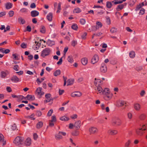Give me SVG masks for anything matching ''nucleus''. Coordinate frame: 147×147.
<instances>
[{"mask_svg":"<svg viewBox=\"0 0 147 147\" xmlns=\"http://www.w3.org/2000/svg\"><path fill=\"white\" fill-rule=\"evenodd\" d=\"M69 118L65 117V116H63L60 118V119L63 121H67L69 120Z\"/></svg>","mask_w":147,"mask_h":147,"instance_id":"nucleus-41","label":"nucleus"},{"mask_svg":"<svg viewBox=\"0 0 147 147\" xmlns=\"http://www.w3.org/2000/svg\"><path fill=\"white\" fill-rule=\"evenodd\" d=\"M24 141V138L19 136H17L13 141L14 143L16 145L21 144Z\"/></svg>","mask_w":147,"mask_h":147,"instance_id":"nucleus-3","label":"nucleus"},{"mask_svg":"<svg viewBox=\"0 0 147 147\" xmlns=\"http://www.w3.org/2000/svg\"><path fill=\"white\" fill-rule=\"evenodd\" d=\"M34 139L35 140H36L38 138V136L36 133H34L33 134Z\"/></svg>","mask_w":147,"mask_h":147,"instance_id":"nucleus-64","label":"nucleus"},{"mask_svg":"<svg viewBox=\"0 0 147 147\" xmlns=\"http://www.w3.org/2000/svg\"><path fill=\"white\" fill-rule=\"evenodd\" d=\"M136 70L139 72L140 71H141L143 69V67L141 66H137L135 68Z\"/></svg>","mask_w":147,"mask_h":147,"instance_id":"nucleus-40","label":"nucleus"},{"mask_svg":"<svg viewBox=\"0 0 147 147\" xmlns=\"http://www.w3.org/2000/svg\"><path fill=\"white\" fill-rule=\"evenodd\" d=\"M95 90L97 94H99L100 95H105L110 92L108 88H106L103 89L101 87H98L96 88Z\"/></svg>","mask_w":147,"mask_h":147,"instance_id":"nucleus-1","label":"nucleus"},{"mask_svg":"<svg viewBox=\"0 0 147 147\" xmlns=\"http://www.w3.org/2000/svg\"><path fill=\"white\" fill-rule=\"evenodd\" d=\"M42 88L40 87L37 88L36 90L35 94L40 96H42L44 94V92L42 91Z\"/></svg>","mask_w":147,"mask_h":147,"instance_id":"nucleus-11","label":"nucleus"},{"mask_svg":"<svg viewBox=\"0 0 147 147\" xmlns=\"http://www.w3.org/2000/svg\"><path fill=\"white\" fill-rule=\"evenodd\" d=\"M118 131L116 130L109 129L108 131V133L111 135H114L117 134Z\"/></svg>","mask_w":147,"mask_h":147,"instance_id":"nucleus-15","label":"nucleus"},{"mask_svg":"<svg viewBox=\"0 0 147 147\" xmlns=\"http://www.w3.org/2000/svg\"><path fill=\"white\" fill-rule=\"evenodd\" d=\"M11 79L12 81L14 82H18L21 81L20 79L16 76H13L11 77Z\"/></svg>","mask_w":147,"mask_h":147,"instance_id":"nucleus-12","label":"nucleus"},{"mask_svg":"<svg viewBox=\"0 0 147 147\" xmlns=\"http://www.w3.org/2000/svg\"><path fill=\"white\" fill-rule=\"evenodd\" d=\"M77 43V41L75 40H73L71 42V45L73 47H75Z\"/></svg>","mask_w":147,"mask_h":147,"instance_id":"nucleus-54","label":"nucleus"},{"mask_svg":"<svg viewBox=\"0 0 147 147\" xmlns=\"http://www.w3.org/2000/svg\"><path fill=\"white\" fill-rule=\"evenodd\" d=\"M117 31V29L115 28H112L110 30V32L112 33L115 32Z\"/></svg>","mask_w":147,"mask_h":147,"instance_id":"nucleus-47","label":"nucleus"},{"mask_svg":"<svg viewBox=\"0 0 147 147\" xmlns=\"http://www.w3.org/2000/svg\"><path fill=\"white\" fill-rule=\"evenodd\" d=\"M112 94L110 92L108 94H105L104 96V99L106 100H110L112 98Z\"/></svg>","mask_w":147,"mask_h":147,"instance_id":"nucleus-14","label":"nucleus"},{"mask_svg":"<svg viewBox=\"0 0 147 147\" xmlns=\"http://www.w3.org/2000/svg\"><path fill=\"white\" fill-rule=\"evenodd\" d=\"M42 113L40 111H36V115L38 117H40L41 116Z\"/></svg>","mask_w":147,"mask_h":147,"instance_id":"nucleus-46","label":"nucleus"},{"mask_svg":"<svg viewBox=\"0 0 147 147\" xmlns=\"http://www.w3.org/2000/svg\"><path fill=\"white\" fill-rule=\"evenodd\" d=\"M126 102L124 101H120L118 102V104L119 106H124L125 107L124 108L126 107Z\"/></svg>","mask_w":147,"mask_h":147,"instance_id":"nucleus-21","label":"nucleus"},{"mask_svg":"<svg viewBox=\"0 0 147 147\" xmlns=\"http://www.w3.org/2000/svg\"><path fill=\"white\" fill-rule=\"evenodd\" d=\"M26 98H27L26 99L30 101H32L35 100V98L34 95L28 94L27 95Z\"/></svg>","mask_w":147,"mask_h":147,"instance_id":"nucleus-20","label":"nucleus"},{"mask_svg":"<svg viewBox=\"0 0 147 147\" xmlns=\"http://www.w3.org/2000/svg\"><path fill=\"white\" fill-rule=\"evenodd\" d=\"M127 5V3H125L123 4H121L118 5L116 8V10L117 11H120L124 7Z\"/></svg>","mask_w":147,"mask_h":147,"instance_id":"nucleus-9","label":"nucleus"},{"mask_svg":"<svg viewBox=\"0 0 147 147\" xmlns=\"http://www.w3.org/2000/svg\"><path fill=\"white\" fill-rule=\"evenodd\" d=\"M30 7L31 8H35L36 7L35 4L34 3H32L30 5Z\"/></svg>","mask_w":147,"mask_h":147,"instance_id":"nucleus-58","label":"nucleus"},{"mask_svg":"<svg viewBox=\"0 0 147 147\" xmlns=\"http://www.w3.org/2000/svg\"><path fill=\"white\" fill-rule=\"evenodd\" d=\"M145 126V125H143L142 127L136 129V133L138 135L141 136L145 133V131L146 130V128H144V127Z\"/></svg>","mask_w":147,"mask_h":147,"instance_id":"nucleus-4","label":"nucleus"},{"mask_svg":"<svg viewBox=\"0 0 147 147\" xmlns=\"http://www.w3.org/2000/svg\"><path fill=\"white\" fill-rule=\"evenodd\" d=\"M9 16L10 17H12L14 14V12L13 11H10L9 12Z\"/></svg>","mask_w":147,"mask_h":147,"instance_id":"nucleus-48","label":"nucleus"},{"mask_svg":"<svg viewBox=\"0 0 147 147\" xmlns=\"http://www.w3.org/2000/svg\"><path fill=\"white\" fill-rule=\"evenodd\" d=\"M31 141L30 138H28L24 142V144L26 146H29L31 144Z\"/></svg>","mask_w":147,"mask_h":147,"instance_id":"nucleus-25","label":"nucleus"},{"mask_svg":"<svg viewBox=\"0 0 147 147\" xmlns=\"http://www.w3.org/2000/svg\"><path fill=\"white\" fill-rule=\"evenodd\" d=\"M34 113H32L30 115L26 116L25 118H26L32 119L33 120H34L35 119V118H34Z\"/></svg>","mask_w":147,"mask_h":147,"instance_id":"nucleus-36","label":"nucleus"},{"mask_svg":"<svg viewBox=\"0 0 147 147\" xmlns=\"http://www.w3.org/2000/svg\"><path fill=\"white\" fill-rule=\"evenodd\" d=\"M6 76V74L4 71L1 72V77L3 78H5Z\"/></svg>","mask_w":147,"mask_h":147,"instance_id":"nucleus-50","label":"nucleus"},{"mask_svg":"<svg viewBox=\"0 0 147 147\" xmlns=\"http://www.w3.org/2000/svg\"><path fill=\"white\" fill-rule=\"evenodd\" d=\"M51 52L50 49L47 48L44 49L42 52L41 56L43 57L49 55Z\"/></svg>","mask_w":147,"mask_h":147,"instance_id":"nucleus-5","label":"nucleus"},{"mask_svg":"<svg viewBox=\"0 0 147 147\" xmlns=\"http://www.w3.org/2000/svg\"><path fill=\"white\" fill-rule=\"evenodd\" d=\"M35 43L36 44V49H38L40 46L41 44L36 41H35Z\"/></svg>","mask_w":147,"mask_h":147,"instance_id":"nucleus-44","label":"nucleus"},{"mask_svg":"<svg viewBox=\"0 0 147 147\" xmlns=\"http://www.w3.org/2000/svg\"><path fill=\"white\" fill-rule=\"evenodd\" d=\"M71 28L74 30H77L78 26L77 24H74L72 25L71 26Z\"/></svg>","mask_w":147,"mask_h":147,"instance_id":"nucleus-43","label":"nucleus"},{"mask_svg":"<svg viewBox=\"0 0 147 147\" xmlns=\"http://www.w3.org/2000/svg\"><path fill=\"white\" fill-rule=\"evenodd\" d=\"M55 138L57 140H60L62 139L63 137L61 134L59 133V132L58 134L55 135Z\"/></svg>","mask_w":147,"mask_h":147,"instance_id":"nucleus-22","label":"nucleus"},{"mask_svg":"<svg viewBox=\"0 0 147 147\" xmlns=\"http://www.w3.org/2000/svg\"><path fill=\"white\" fill-rule=\"evenodd\" d=\"M80 132L77 130H75L72 132V135L73 136H77L79 135Z\"/></svg>","mask_w":147,"mask_h":147,"instance_id":"nucleus-31","label":"nucleus"},{"mask_svg":"<svg viewBox=\"0 0 147 147\" xmlns=\"http://www.w3.org/2000/svg\"><path fill=\"white\" fill-rule=\"evenodd\" d=\"M100 70L101 72L102 73H105L107 71V66L104 63H102L101 66Z\"/></svg>","mask_w":147,"mask_h":147,"instance_id":"nucleus-10","label":"nucleus"},{"mask_svg":"<svg viewBox=\"0 0 147 147\" xmlns=\"http://www.w3.org/2000/svg\"><path fill=\"white\" fill-rule=\"evenodd\" d=\"M27 45L24 43L23 42L21 45V47L23 49H25L27 47Z\"/></svg>","mask_w":147,"mask_h":147,"instance_id":"nucleus-53","label":"nucleus"},{"mask_svg":"<svg viewBox=\"0 0 147 147\" xmlns=\"http://www.w3.org/2000/svg\"><path fill=\"white\" fill-rule=\"evenodd\" d=\"M45 28L44 26H42L41 28L40 29V32L42 33H44L45 32Z\"/></svg>","mask_w":147,"mask_h":147,"instance_id":"nucleus-45","label":"nucleus"},{"mask_svg":"<svg viewBox=\"0 0 147 147\" xmlns=\"http://www.w3.org/2000/svg\"><path fill=\"white\" fill-rule=\"evenodd\" d=\"M80 22L81 24L82 25L85 24L86 23V21L84 19H81Z\"/></svg>","mask_w":147,"mask_h":147,"instance_id":"nucleus-49","label":"nucleus"},{"mask_svg":"<svg viewBox=\"0 0 147 147\" xmlns=\"http://www.w3.org/2000/svg\"><path fill=\"white\" fill-rule=\"evenodd\" d=\"M62 57H61V58L59 61L57 62V64L58 65H61V64L62 62Z\"/></svg>","mask_w":147,"mask_h":147,"instance_id":"nucleus-59","label":"nucleus"},{"mask_svg":"<svg viewBox=\"0 0 147 147\" xmlns=\"http://www.w3.org/2000/svg\"><path fill=\"white\" fill-rule=\"evenodd\" d=\"M135 53L134 51H131L129 53L130 57L131 58H134L135 57Z\"/></svg>","mask_w":147,"mask_h":147,"instance_id":"nucleus-38","label":"nucleus"},{"mask_svg":"<svg viewBox=\"0 0 147 147\" xmlns=\"http://www.w3.org/2000/svg\"><path fill=\"white\" fill-rule=\"evenodd\" d=\"M18 21L19 22L21 23L22 24H24L26 23L25 21L21 17L18 18Z\"/></svg>","mask_w":147,"mask_h":147,"instance_id":"nucleus-34","label":"nucleus"},{"mask_svg":"<svg viewBox=\"0 0 147 147\" xmlns=\"http://www.w3.org/2000/svg\"><path fill=\"white\" fill-rule=\"evenodd\" d=\"M131 141L130 140H129L125 143V147H129V145L131 143Z\"/></svg>","mask_w":147,"mask_h":147,"instance_id":"nucleus-39","label":"nucleus"},{"mask_svg":"<svg viewBox=\"0 0 147 147\" xmlns=\"http://www.w3.org/2000/svg\"><path fill=\"white\" fill-rule=\"evenodd\" d=\"M4 137L3 135L2 134H0V142H2V140H4Z\"/></svg>","mask_w":147,"mask_h":147,"instance_id":"nucleus-61","label":"nucleus"},{"mask_svg":"<svg viewBox=\"0 0 147 147\" xmlns=\"http://www.w3.org/2000/svg\"><path fill=\"white\" fill-rule=\"evenodd\" d=\"M53 122L51 121L50 120L49 121V126L50 127H53L54 125V124L53 123Z\"/></svg>","mask_w":147,"mask_h":147,"instance_id":"nucleus-63","label":"nucleus"},{"mask_svg":"<svg viewBox=\"0 0 147 147\" xmlns=\"http://www.w3.org/2000/svg\"><path fill=\"white\" fill-rule=\"evenodd\" d=\"M134 107L135 109L137 111H139L140 109L141 106L138 103H137L135 104L134 105Z\"/></svg>","mask_w":147,"mask_h":147,"instance_id":"nucleus-26","label":"nucleus"},{"mask_svg":"<svg viewBox=\"0 0 147 147\" xmlns=\"http://www.w3.org/2000/svg\"><path fill=\"white\" fill-rule=\"evenodd\" d=\"M43 125V123L41 121H40L37 123L36 125V128L37 129H39L42 127Z\"/></svg>","mask_w":147,"mask_h":147,"instance_id":"nucleus-33","label":"nucleus"},{"mask_svg":"<svg viewBox=\"0 0 147 147\" xmlns=\"http://www.w3.org/2000/svg\"><path fill=\"white\" fill-rule=\"evenodd\" d=\"M145 9L144 8H142L139 13L140 15H143L144 13Z\"/></svg>","mask_w":147,"mask_h":147,"instance_id":"nucleus-51","label":"nucleus"},{"mask_svg":"<svg viewBox=\"0 0 147 147\" xmlns=\"http://www.w3.org/2000/svg\"><path fill=\"white\" fill-rule=\"evenodd\" d=\"M146 117V115L144 113H142L140 115L138 116V119L140 121L144 120Z\"/></svg>","mask_w":147,"mask_h":147,"instance_id":"nucleus-18","label":"nucleus"},{"mask_svg":"<svg viewBox=\"0 0 147 147\" xmlns=\"http://www.w3.org/2000/svg\"><path fill=\"white\" fill-rule=\"evenodd\" d=\"M67 59L68 61L70 63H72L73 62V59L71 56H68Z\"/></svg>","mask_w":147,"mask_h":147,"instance_id":"nucleus-42","label":"nucleus"},{"mask_svg":"<svg viewBox=\"0 0 147 147\" xmlns=\"http://www.w3.org/2000/svg\"><path fill=\"white\" fill-rule=\"evenodd\" d=\"M87 35V33L85 32L82 35L81 37L82 39H85L86 38V36Z\"/></svg>","mask_w":147,"mask_h":147,"instance_id":"nucleus-57","label":"nucleus"},{"mask_svg":"<svg viewBox=\"0 0 147 147\" xmlns=\"http://www.w3.org/2000/svg\"><path fill=\"white\" fill-rule=\"evenodd\" d=\"M13 69L16 71H18L19 70V66L18 65L14 66Z\"/></svg>","mask_w":147,"mask_h":147,"instance_id":"nucleus-60","label":"nucleus"},{"mask_svg":"<svg viewBox=\"0 0 147 147\" xmlns=\"http://www.w3.org/2000/svg\"><path fill=\"white\" fill-rule=\"evenodd\" d=\"M102 23L99 21H97L96 22V25L95 27L96 28L95 30L98 29L99 28L102 27Z\"/></svg>","mask_w":147,"mask_h":147,"instance_id":"nucleus-23","label":"nucleus"},{"mask_svg":"<svg viewBox=\"0 0 147 147\" xmlns=\"http://www.w3.org/2000/svg\"><path fill=\"white\" fill-rule=\"evenodd\" d=\"M101 82V80H100L96 79V78H95V81L94 82V84L96 86V87L95 88V89L98 87H101L100 86Z\"/></svg>","mask_w":147,"mask_h":147,"instance_id":"nucleus-13","label":"nucleus"},{"mask_svg":"<svg viewBox=\"0 0 147 147\" xmlns=\"http://www.w3.org/2000/svg\"><path fill=\"white\" fill-rule=\"evenodd\" d=\"M31 16L33 17H36L38 15L39 12L36 10H33L31 12Z\"/></svg>","mask_w":147,"mask_h":147,"instance_id":"nucleus-19","label":"nucleus"},{"mask_svg":"<svg viewBox=\"0 0 147 147\" xmlns=\"http://www.w3.org/2000/svg\"><path fill=\"white\" fill-rule=\"evenodd\" d=\"M89 131L90 134H94L98 132V129L95 127H92L89 129Z\"/></svg>","mask_w":147,"mask_h":147,"instance_id":"nucleus-7","label":"nucleus"},{"mask_svg":"<svg viewBox=\"0 0 147 147\" xmlns=\"http://www.w3.org/2000/svg\"><path fill=\"white\" fill-rule=\"evenodd\" d=\"M122 124L121 120L118 118L113 119L111 122L112 125L115 126H120Z\"/></svg>","mask_w":147,"mask_h":147,"instance_id":"nucleus-2","label":"nucleus"},{"mask_svg":"<svg viewBox=\"0 0 147 147\" xmlns=\"http://www.w3.org/2000/svg\"><path fill=\"white\" fill-rule=\"evenodd\" d=\"M82 95V93L79 92H76L72 93L71 94L72 97H79Z\"/></svg>","mask_w":147,"mask_h":147,"instance_id":"nucleus-16","label":"nucleus"},{"mask_svg":"<svg viewBox=\"0 0 147 147\" xmlns=\"http://www.w3.org/2000/svg\"><path fill=\"white\" fill-rule=\"evenodd\" d=\"M51 121L55 122L56 121V119L55 116L53 115L51 117Z\"/></svg>","mask_w":147,"mask_h":147,"instance_id":"nucleus-56","label":"nucleus"},{"mask_svg":"<svg viewBox=\"0 0 147 147\" xmlns=\"http://www.w3.org/2000/svg\"><path fill=\"white\" fill-rule=\"evenodd\" d=\"M81 122L80 120L76 121L75 122L74 126L76 129H78L80 128L81 125Z\"/></svg>","mask_w":147,"mask_h":147,"instance_id":"nucleus-17","label":"nucleus"},{"mask_svg":"<svg viewBox=\"0 0 147 147\" xmlns=\"http://www.w3.org/2000/svg\"><path fill=\"white\" fill-rule=\"evenodd\" d=\"M112 6V4L111 2L107 1L106 3V7L108 8H111Z\"/></svg>","mask_w":147,"mask_h":147,"instance_id":"nucleus-37","label":"nucleus"},{"mask_svg":"<svg viewBox=\"0 0 147 147\" xmlns=\"http://www.w3.org/2000/svg\"><path fill=\"white\" fill-rule=\"evenodd\" d=\"M27 9H26V8H22L20 10V11L22 12V13H26L27 12Z\"/></svg>","mask_w":147,"mask_h":147,"instance_id":"nucleus-52","label":"nucleus"},{"mask_svg":"<svg viewBox=\"0 0 147 147\" xmlns=\"http://www.w3.org/2000/svg\"><path fill=\"white\" fill-rule=\"evenodd\" d=\"M5 5L6 8L8 9L12 7V4L9 2H8L5 4Z\"/></svg>","mask_w":147,"mask_h":147,"instance_id":"nucleus-30","label":"nucleus"},{"mask_svg":"<svg viewBox=\"0 0 147 147\" xmlns=\"http://www.w3.org/2000/svg\"><path fill=\"white\" fill-rule=\"evenodd\" d=\"M51 94L49 93L45 95V97L47 100H45L44 101L45 103H47L51 101V100L53 101V99L51 97Z\"/></svg>","mask_w":147,"mask_h":147,"instance_id":"nucleus-6","label":"nucleus"},{"mask_svg":"<svg viewBox=\"0 0 147 147\" xmlns=\"http://www.w3.org/2000/svg\"><path fill=\"white\" fill-rule=\"evenodd\" d=\"M53 111L52 109H51L50 110L48 111L47 114V115L49 116H50L53 113Z\"/></svg>","mask_w":147,"mask_h":147,"instance_id":"nucleus-55","label":"nucleus"},{"mask_svg":"<svg viewBox=\"0 0 147 147\" xmlns=\"http://www.w3.org/2000/svg\"><path fill=\"white\" fill-rule=\"evenodd\" d=\"M6 14V13L5 11L1 12L0 13V18Z\"/></svg>","mask_w":147,"mask_h":147,"instance_id":"nucleus-62","label":"nucleus"},{"mask_svg":"<svg viewBox=\"0 0 147 147\" xmlns=\"http://www.w3.org/2000/svg\"><path fill=\"white\" fill-rule=\"evenodd\" d=\"M99 60V57L98 55L95 54L92 57L91 59V62L92 64H94L97 62Z\"/></svg>","mask_w":147,"mask_h":147,"instance_id":"nucleus-8","label":"nucleus"},{"mask_svg":"<svg viewBox=\"0 0 147 147\" xmlns=\"http://www.w3.org/2000/svg\"><path fill=\"white\" fill-rule=\"evenodd\" d=\"M74 80L73 79H69L67 81V86L71 85L73 84L74 82Z\"/></svg>","mask_w":147,"mask_h":147,"instance_id":"nucleus-28","label":"nucleus"},{"mask_svg":"<svg viewBox=\"0 0 147 147\" xmlns=\"http://www.w3.org/2000/svg\"><path fill=\"white\" fill-rule=\"evenodd\" d=\"M61 71L59 69L55 71L54 73V75L55 76H57L61 74Z\"/></svg>","mask_w":147,"mask_h":147,"instance_id":"nucleus-32","label":"nucleus"},{"mask_svg":"<svg viewBox=\"0 0 147 147\" xmlns=\"http://www.w3.org/2000/svg\"><path fill=\"white\" fill-rule=\"evenodd\" d=\"M53 18V14L52 13H49L47 16V19L49 21H52Z\"/></svg>","mask_w":147,"mask_h":147,"instance_id":"nucleus-27","label":"nucleus"},{"mask_svg":"<svg viewBox=\"0 0 147 147\" xmlns=\"http://www.w3.org/2000/svg\"><path fill=\"white\" fill-rule=\"evenodd\" d=\"M126 0H114L112 1V3H114L115 5H117L119 4H121L123 2L126 1Z\"/></svg>","mask_w":147,"mask_h":147,"instance_id":"nucleus-24","label":"nucleus"},{"mask_svg":"<svg viewBox=\"0 0 147 147\" xmlns=\"http://www.w3.org/2000/svg\"><path fill=\"white\" fill-rule=\"evenodd\" d=\"M81 11V9L79 8H76L74 9L73 11V12L74 13H79Z\"/></svg>","mask_w":147,"mask_h":147,"instance_id":"nucleus-35","label":"nucleus"},{"mask_svg":"<svg viewBox=\"0 0 147 147\" xmlns=\"http://www.w3.org/2000/svg\"><path fill=\"white\" fill-rule=\"evenodd\" d=\"M82 64L84 65H86L88 63V59L86 58H83L81 60Z\"/></svg>","mask_w":147,"mask_h":147,"instance_id":"nucleus-29","label":"nucleus"}]
</instances>
